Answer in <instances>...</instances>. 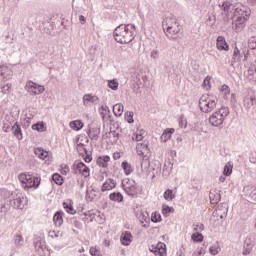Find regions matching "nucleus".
I'll use <instances>...</instances> for the list:
<instances>
[{"label":"nucleus","mask_w":256,"mask_h":256,"mask_svg":"<svg viewBox=\"0 0 256 256\" xmlns=\"http://www.w3.org/2000/svg\"><path fill=\"white\" fill-rule=\"evenodd\" d=\"M135 31V25L133 24H120L118 27L115 28L113 35L115 41L117 43H120L121 45H127L135 39L134 32Z\"/></svg>","instance_id":"f257e3e1"},{"label":"nucleus","mask_w":256,"mask_h":256,"mask_svg":"<svg viewBox=\"0 0 256 256\" xmlns=\"http://www.w3.org/2000/svg\"><path fill=\"white\" fill-rule=\"evenodd\" d=\"M229 107H221L209 117V123L212 127H221L225 119L229 117Z\"/></svg>","instance_id":"f03ea898"},{"label":"nucleus","mask_w":256,"mask_h":256,"mask_svg":"<svg viewBox=\"0 0 256 256\" xmlns=\"http://www.w3.org/2000/svg\"><path fill=\"white\" fill-rule=\"evenodd\" d=\"M19 181L24 189H37L41 185V177L33 176V174H20Z\"/></svg>","instance_id":"7ed1b4c3"},{"label":"nucleus","mask_w":256,"mask_h":256,"mask_svg":"<svg viewBox=\"0 0 256 256\" xmlns=\"http://www.w3.org/2000/svg\"><path fill=\"white\" fill-rule=\"evenodd\" d=\"M199 107L202 113H211L217 107V98L209 99V97L203 95L199 99Z\"/></svg>","instance_id":"20e7f679"},{"label":"nucleus","mask_w":256,"mask_h":256,"mask_svg":"<svg viewBox=\"0 0 256 256\" xmlns=\"http://www.w3.org/2000/svg\"><path fill=\"white\" fill-rule=\"evenodd\" d=\"M10 205L14 209H25V205H27V198H24L23 194H16V197L12 196L10 198Z\"/></svg>","instance_id":"39448f33"},{"label":"nucleus","mask_w":256,"mask_h":256,"mask_svg":"<svg viewBox=\"0 0 256 256\" xmlns=\"http://www.w3.org/2000/svg\"><path fill=\"white\" fill-rule=\"evenodd\" d=\"M181 31V26L179 24H176V26H168L166 27V37L171 39L172 41H177L179 39V33Z\"/></svg>","instance_id":"423d86ee"},{"label":"nucleus","mask_w":256,"mask_h":256,"mask_svg":"<svg viewBox=\"0 0 256 256\" xmlns=\"http://www.w3.org/2000/svg\"><path fill=\"white\" fill-rule=\"evenodd\" d=\"M26 87L28 88V93L32 95H41V93L45 92V86L39 85L33 81L27 82Z\"/></svg>","instance_id":"0eeeda50"},{"label":"nucleus","mask_w":256,"mask_h":256,"mask_svg":"<svg viewBox=\"0 0 256 256\" xmlns=\"http://www.w3.org/2000/svg\"><path fill=\"white\" fill-rule=\"evenodd\" d=\"M126 186L124 183H122V187L125 191V193L129 196V197H137L138 195V190H137V185L135 183V180L132 181V183L127 182Z\"/></svg>","instance_id":"6e6552de"},{"label":"nucleus","mask_w":256,"mask_h":256,"mask_svg":"<svg viewBox=\"0 0 256 256\" xmlns=\"http://www.w3.org/2000/svg\"><path fill=\"white\" fill-rule=\"evenodd\" d=\"M234 15L249 19V17H251V9L247 8V6L236 7L234 8Z\"/></svg>","instance_id":"1a4fd4ad"},{"label":"nucleus","mask_w":256,"mask_h":256,"mask_svg":"<svg viewBox=\"0 0 256 256\" xmlns=\"http://www.w3.org/2000/svg\"><path fill=\"white\" fill-rule=\"evenodd\" d=\"M249 19H245L242 16H238L234 22H232L233 29L236 33H241L242 29H245V23H247Z\"/></svg>","instance_id":"9d476101"},{"label":"nucleus","mask_w":256,"mask_h":256,"mask_svg":"<svg viewBox=\"0 0 256 256\" xmlns=\"http://www.w3.org/2000/svg\"><path fill=\"white\" fill-rule=\"evenodd\" d=\"M253 247H255L253 240H251V238H246L243 244L242 255H251L253 252Z\"/></svg>","instance_id":"9b49d317"},{"label":"nucleus","mask_w":256,"mask_h":256,"mask_svg":"<svg viewBox=\"0 0 256 256\" xmlns=\"http://www.w3.org/2000/svg\"><path fill=\"white\" fill-rule=\"evenodd\" d=\"M244 197L256 201V188L254 186H245L242 191Z\"/></svg>","instance_id":"f8f14e48"},{"label":"nucleus","mask_w":256,"mask_h":256,"mask_svg":"<svg viewBox=\"0 0 256 256\" xmlns=\"http://www.w3.org/2000/svg\"><path fill=\"white\" fill-rule=\"evenodd\" d=\"M216 47L218 51H229V44L224 36H218L216 40Z\"/></svg>","instance_id":"ddd939ff"},{"label":"nucleus","mask_w":256,"mask_h":256,"mask_svg":"<svg viewBox=\"0 0 256 256\" xmlns=\"http://www.w3.org/2000/svg\"><path fill=\"white\" fill-rule=\"evenodd\" d=\"M227 213H229V206L227 204L218 205L216 209V215L220 217V219H226Z\"/></svg>","instance_id":"4468645a"},{"label":"nucleus","mask_w":256,"mask_h":256,"mask_svg":"<svg viewBox=\"0 0 256 256\" xmlns=\"http://www.w3.org/2000/svg\"><path fill=\"white\" fill-rule=\"evenodd\" d=\"M149 170L152 171L153 177L161 173V162L159 160H154L149 163Z\"/></svg>","instance_id":"2eb2a0df"},{"label":"nucleus","mask_w":256,"mask_h":256,"mask_svg":"<svg viewBox=\"0 0 256 256\" xmlns=\"http://www.w3.org/2000/svg\"><path fill=\"white\" fill-rule=\"evenodd\" d=\"M74 167L78 173H81L84 177H89V167H87L85 163L78 162L77 164H74Z\"/></svg>","instance_id":"dca6fc26"},{"label":"nucleus","mask_w":256,"mask_h":256,"mask_svg":"<svg viewBox=\"0 0 256 256\" xmlns=\"http://www.w3.org/2000/svg\"><path fill=\"white\" fill-rule=\"evenodd\" d=\"M120 241H121L122 245L127 247V246L131 245V242L133 241V235L131 234V232L126 231V232L122 233V235L120 237Z\"/></svg>","instance_id":"f3484780"},{"label":"nucleus","mask_w":256,"mask_h":256,"mask_svg":"<svg viewBox=\"0 0 256 256\" xmlns=\"http://www.w3.org/2000/svg\"><path fill=\"white\" fill-rule=\"evenodd\" d=\"M243 104L245 109H251V107H254V105H256V97L254 95H247L243 100Z\"/></svg>","instance_id":"a211bd4d"},{"label":"nucleus","mask_w":256,"mask_h":256,"mask_svg":"<svg viewBox=\"0 0 256 256\" xmlns=\"http://www.w3.org/2000/svg\"><path fill=\"white\" fill-rule=\"evenodd\" d=\"M13 135L18 139V141L23 140V131L21 130V125L19 122H15V124L12 127Z\"/></svg>","instance_id":"6ab92c4d"},{"label":"nucleus","mask_w":256,"mask_h":256,"mask_svg":"<svg viewBox=\"0 0 256 256\" xmlns=\"http://www.w3.org/2000/svg\"><path fill=\"white\" fill-rule=\"evenodd\" d=\"M179 25L177 23V18L175 17H167L163 22H162V27L163 30L166 31L167 27H175Z\"/></svg>","instance_id":"aec40b11"},{"label":"nucleus","mask_w":256,"mask_h":256,"mask_svg":"<svg viewBox=\"0 0 256 256\" xmlns=\"http://www.w3.org/2000/svg\"><path fill=\"white\" fill-rule=\"evenodd\" d=\"M175 133V128H167L163 131L160 139L162 143H167L171 139V135Z\"/></svg>","instance_id":"412c9836"},{"label":"nucleus","mask_w":256,"mask_h":256,"mask_svg":"<svg viewBox=\"0 0 256 256\" xmlns=\"http://www.w3.org/2000/svg\"><path fill=\"white\" fill-rule=\"evenodd\" d=\"M101 134V128H89L87 131V135L88 137H90V139H93L94 141H97L99 139V135Z\"/></svg>","instance_id":"4be33fe9"},{"label":"nucleus","mask_w":256,"mask_h":256,"mask_svg":"<svg viewBox=\"0 0 256 256\" xmlns=\"http://www.w3.org/2000/svg\"><path fill=\"white\" fill-rule=\"evenodd\" d=\"M100 197H101V194L99 192H96L95 190L86 192V200L90 201L91 203L95 201H99Z\"/></svg>","instance_id":"5701e85b"},{"label":"nucleus","mask_w":256,"mask_h":256,"mask_svg":"<svg viewBox=\"0 0 256 256\" xmlns=\"http://www.w3.org/2000/svg\"><path fill=\"white\" fill-rule=\"evenodd\" d=\"M64 215H65V213L61 210L57 211L54 214L53 221H54V224L56 225V227H61V225H63V216Z\"/></svg>","instance_id":"b1692460"},{"label":"nucleus","mask_w":256,"mask_h":256,"mask_svg":"<svg viewBox=\"0 0 256 256\" xmlns=\"http://www.w3.org/2000/svg\"><path fill=\"white\" fill-rule=\"evenodd\" d=\"M83 103L84 105H87V103H93L94 105H98L99 103V97L93 96L91 94H85L83 96Z\"/></svg>","instance_id":"393cba45"},{"label":"nucleus","mask_w":256,"mask_h":256,"mask_svg":"<svg viewBox=\"0 0 256 256\" xmlns=\"http://www.w3.org/2000/svg\"><path fill=\"white\" fill-rule=\"evenodd\" d=\"M109 161H111V157L109 155H105V156H99L96 160V163L99 167H103L105 169Z\"/></svg>","instance_id":"a878e982"},{"label":"nucleus","mask_w":256,"mask_h":256,"mask_svg":"<svg viewBox=\"0 0 256 256\" xmlns=\"http://www.w3.org/2000/svg\"><path fill=\"white\" fill-rule=\"evenodd\" d=\"M62 205L66 213H69L70 215H75V213H77L75 208H73V201L67 200L66 202H63Z\"/></svg>","instance_id":"bb28decb"},{"label":"nucleus","mask_w":256,"mask_h":256,"mask_svg":"<svg viewBox=\"0 0 256 256\" xmlns=\"http://www.w3.org/2000/svg\"><path fill=\"white\" fill-rule=\"evenodd\" d=\"M242 57H243V54H241V50H239V48L235 46L231 63L233 64V63L241 62Z\"/></svg>","instance_id":"cd10ccee"},{"label":"nucleus","mask_w":256,"mask_h":256,"mask_svg":"<svg viewBox=\"0 0 256 256\" xmlns=\"http://www.w3.org/2000/svg\"><path fill=\"white\" fill-rule=\"evenodd\" d=\"M34 153L35 155H37V157H39V159H42V160H45L49 157V152L43 148H35Z\"/></svg>","instance_id":"c85d7f7f"},{"label":"nucleus","mask_w":256,"mask_h":256,"mask_svg":"<svg viewBox=\"0 0 256 256\" xmlns=\"http://www.w3.org/2000/svg\"><path fill=\"white\" fill-rule=\"evenodd\" d=\"M209 199L211 203H219V201H221V194L215 190L210 191Z\"/></svg>","instance_id":"c756f323"},{"label":"nucleus","mask_w":256,"mask_h":256,"mask_svg":"<svg viewBox=\"0 0 256 256\" xmlns=\"http://www.w3.org/2000/svg\"><path fill=\"white\" fill-rule=\"evenodd\" d=\"M110 201H115L117 203H123V194L121 192H113L109 195Z\"/></svg>","instance_id":"7c9ffc66"},{"label":"nucleus","mask_w":256,"mask_h":256,"mask_svg":"<svg viewBox=\"0 0 256 256\" xmlns=\"http://www.w3.org/2000/svg\"><path fill=\"white\" fill-rule=\"evenodd\" d=\"M123 109H125L123 104H121V103L115 104L113 106V113H114L115 117H121V115H123Z\"/></svg>","instance_id":"2f4dec72"},{"label":"nucleus","mask_w":256,"mask_h":256,"mask_svg":"<svg viewBox=\"0 0 256 256\" xmlns=\"http://www.w3.org/2000/svg\"><path fill=\"white\" fill-rule=\"evenodd\" d=\"M158 249V256H167V245L163 242H159L156 245Z\"/></svg>","instance_id":"473e14b6"},{"label":"nucleus","mask_w":256,"mask_h":256,"mask_svg":"<svg viewBox=\"0 0 256 256\" xmlns=\"http://www.w3.org/2000/svg\"><path fill=\"white\" fill-rule=\"evenodd\" d=\"M33 131H38V133H43V131H47V127H45V122H37L32 125Z\"/></svg>","instance_id":"72a5a7b5"},{"label":"nucleus","mask_w":256,"mask_h":256,"mask_svg":"<svg viewBox=\"0 0 256 256\" xmlns=\"http://www.w3.org/2000/svg\"><path fill=\"white\" fill-rule=\"evenodd\" d=\"M121 167H122L125 175H131L133 173V168L131 167V164H129V162H127V160L122 162Z\"/></svg>","instance_id":"f704fd0d"},{"label":"nucleus","mask_w":256,"mask_h":256,"mask_svg":"<svg viewBox=\"0 0 256 256\" xmlns=\"http://www.w3.org/2000/svg\"><path fill=\"white\" fill-rule=\"evenodd\" d=\"M70 127L74 131H81V128L84 127V124L81 120H74L70 122Z\"/></svg>","instance_id":"c9c22d12"},{"label":"nucleus","mask_w":256,"mask_h":256,"mask_svg":"<svg viewBox=\"0 0 256 256\" xmlns=\"http://www.w3.org/2000/svg\"><path fill=\"white\" fill-rule=\"evenodd\" d=\"M249 81H256V65H251L248 69Z\"/></svg>","instance_id":"e433bc0d"},{"label":"nucleus","mask_w":256,"mask_h":256,"mask_svg":"<svg viewBox=\"0 0 256 256\" xmlns=\"http://www.w3.org/2000/svg\"><path fill=\"white\" fill-rule=\"evenodd\" d=\"M191 239L193 243H203V239H205V237L201 234V232H195L191 235Z\"/></svg>","instance_id":"4c0bfd02"},{"label":"nucleus","mask_w":256,"mask_h":256,"mask_svg":"<svg viewBox=\"0 0 256 256\" xmlns=\"http://www.w3.org/2000/svg\"><path fill=\"white\" fill-rule=\"evenodd\" d=\"M52 181H54V183L59 186L63 185V183L65 182V180L59 173H54L52 175Z\"/></svg>","instance_id":"58836bf2"},{"label":"nucleus","mask_w":256,"mask_h":256,"mask_svg":"<svg viewBox=\"0 0 256 256\" xmlns=\"http://www.w3.org/2000/svg\"><path fill=\"white\" fill-rule=\"evenodd\" d=\"M108 87L109 89H112V91H117L119 89V82L117 81V79L109 80Z\"/></svg>","instance_id":"ea45409f"},{"label":"nucleus","mask_w":256,"mask_h":256,"mask_svg":"<svg viewBox=\"0 0 256 256\" xmlns=\"http://www.w3.org/2000/svg\"><path fill=\"white\" fill-rule=\"evenodd\" d=\"M7 71H9V68H7V66L5 65L0 66V77L4 79H11V75L8 76Z\"/></svg>","instance_id":"a19ab883"},{"label":"nucleus","mask_w":256,"mask_h":256,"mask_svg":"<svg viewBox=\"0 0 256 256\" xmlns=\"http://www.w3.org/2000/svg\"><path fill=\"white\" fill-rule=\"evenodd\" d=\"M231 173H233V165L229 162L224 166L223 175H225V177H229Z\"/></svg>","instance_id":"79ce46f5"},{"label":"nucleus","mask_w":256,"mask_h":256,"mask_svg":"<svg viewBox=\"0 0 256 256\" xmlns=\"http://www.w3.org/2000/svg\"><path fill=\"white\" fill-rule=\"evenodd\" d=\"M34 247L36 251H39V249H45V242L41 241L39 238H36L34 240Z\"/></svg>","instance_id":"37998d69"},{"label":"nucleus","mask_w":256,"mask_h":256,"mask_svg":"<svg viewBox=\"0 0 256 256\" xmlns=\"http://www.w3.org/2000/svg\"><path fill=\"white\" fill-rule=\"evenodd\" d=\"M110 135H112L111 143L112 145L117 144V141H119L120 134L116 130H110Z\"/></svg>","instance_id":"c03bdc74"},{"label":"nucleus","mask_w":256,"mask_h":256,"mask_svg":"<svg viewBox=\"0 0 256 256\" xmlns=\"http://www.w3.org/2000/svg\"><path fill=\"white\" fill-rule=\"evenodd\" d=\"M164 199H165L166 201H173V199H175V195H173V190L167 189V190L164 192Z\"/></svg>","instance_id":"a18cd8bd"},{"label":"nucleus","mask_w":256,"mask_h":256,"mask_svg":"<svg viewBox=\"0 0 256 256\" xmlns=\"http://www.w3.org/2000/svg\"><path fill=\"white\" fill-rule=\"evenodd\" d=\"M151 221L152 223H161V214L158 212L152 213Z\"/></svg>","instance_id":"49530a36"},{"label":"nucleus","mask_w":256,"mask_h":256,"mask_svg":"<svg viewBox=\"0 0 256 256\" xmlns=\"http://www.w3.org/2000/svg\"><path fill=\"white\" fill-rule=\"evenodd\" d=\"M70 223L71 225H74V227H76V229H82L83 224L77 220V218L73 217L70 219Z\"/></svg>","instance_id":"de8ad7c7"},{"label":"nucleus","mask_w":256,"mask_h":256,"mask_svg":"<svg viewBox=\"0 0 256 256\" xmlns=\"http://www.w3.org/2000/svg\"><path fill=\"white\" fill-rule=\"evenodd\" d=\"M248 47H249V49H252V50L256 49V36H252L249 38Z\"/></svg>","instance_id":"09e8293b"},{"label":"nucleus","mask_w":256,"mask_h":256,"mask_svg":"<svg viewBox=\"0 0 256 256\" xmlns=\"http://www.w3.org/2000/svg\"><path fill=\"white\" fill-rule=\"evenodd\" d=\"M14 243L15 245H17L18 247L23 245V236H21V234L17 233L14 236Z\"/></svg>","instance_id":"8fccbe9b"},{"label":"nucleus","mask_w":256,"mask_h":256,"mask_svg":"<svg viewBox=\"0 0 256 256\" xmlns=\"http://www.w3.org/2000/svg\"><path fill=\"white\" fill-rule=\"evenodd\" d=\"M133 112H129V111H127L126 113H125V121H127V123H135V120L133 119Z\"/></svg>","instance_id":"3c124183"},{"label":"nucleus","mask_w":256,"mask_h":256,"mask_svg":"<svg viewBox=\"0 0 256 256\" xmlns=\"http://www.w3.org/2000/svg\"><path fill=\"white\" fill-rule=\"evenodd\" d=\"M111 189H113L111 187V183H109V180H107L106 182L103 183L102 187H101V191L103 193H105V191H111Z\"/></svg>","instance_id":"603ef678"},{"label":"nucleus","mask_w":256,"mask_h":256,"mask_svg":"<svg viewBox=\"0 0 256 256\" xmlns=\"http://www.w3.org/2000/svg\"><path fill=\"white\" fill-rule=\"evenodd\" d=\"M175 212V209L173 207H170V206H163L162 208V213L163 215H167V213H174Z\"/></svg>","instance_id":"864d4df0"},{"label":"nucleus","mask_w":256,"mask_h":256,"mask_svg":"<svg viewBox=\"0 0 256 256\" xmlns=\"http://www.w3.org/2000/svg\"><path fill=\"white\" fill-rule=\"evenodd\" d=\"M83 151L85 153V157H84V161L86 163H91V161H93V157H91V154H89V152L87 151V148H83Z\"/></svg>","instance_id":"5fc2aeb1"},{"label":"nucleus","mask_w":256,"mask_h":256,"mask_svg":"<svg viewBox=\"0 0 256 256\" xmlns=\"http://www.w3.org/2000/svg\"><path fill=\"white\" fill-rule=\"evenodd\" d=\"M232 4L229 1H225L220 5L222 11H229L231 9Z\"/></svg>","instance_id":"6e6d98bb"},{"label":"nucleus","mask_w":256,"mask_h":256,"mask_svg":"<svg viewBox=\"0 0 256 256\" xmlns=\"http://www.w3.org/2000/svg\"><path fill=\"white\" fill-rule=\"evenodd\" d=\"M149 251L154 253V255L159 256V248H157V245H151Z\"/></svg>","instance_id":"4d7b16f0"},{"label":"nucleus","mask_w":256,"mask_h":256,"mask_svg":"<svg viewBox=\"0 0 256 256\" xmlns=\"http://www.w3.org/2000/svg\"><path fill=\"white\" fill-rule=\"evenodd\" d=\"M141 147L143 150L140 151L141 155H145V153H148L149 151V145H147L146 143H142Z\"/></svg>","instance_id":"13d9d810"},{"label":"nucleus","mask_w":256,"mask_h":256,"mask_svg":"<svg viewBox=\"0 0 256 256\" xmlns=\"http://www.w3.org/2000/svg\"><path fill=\"white\" fill-rule=\"evenodd\" d=\"M209 253L211 255H219V248L211 246L209 248Z\"/></svg>","instance_id":"bf43d9fd"},{"label":"nucleus","mask_w":256,"mask_h":256,"mask_svg":"<svg viewBox=\"0 0 256 256\" xmlns=\"http://www.w3.org/2000/svg\"><path fill=\"white\" fill-rule=\"evenodd\" d=\"M220 91L224 93V95H228V93H230L229 86L227 84L222 85Z\"/></svg>","instance_id":"052dcab7"},{"label":"nucleus","mask_w":256,"mask_h":256,"mask_svg":"<svg viewBox=\"0 0 256 256\" xmlns=\"http://www.w3.org/2000/svg\"><path fill=\"white\" fill-rule=\"evenodd\" d=\"M165 167H167V164H164V166H163L162 175L164 177H169V175H171V169H165Z\"/></svg>","instance_id":"680f3d73"},{"label":"nucleus","mask_w":256,"mask_h":256,"mask_svg":"<svg viewBox=\"0 0 256 256\" xmlns=\"http://www.w3.org/2000/svg\"><path fill=\"white\" fill-rule=\"evenodd\" d=\"M141 217H142L141 223H143V221H145V223H149V221H151V218H149L148 213H146V214L142 213Z\"/></svg>","instance_id":"e2e57ef3"},{"label":"nucleus","mask_w":256,"mask_h":256,"mask_svg":"<svg viewBox=\"0 0 256 256\" xmlns=\"http://www.w3.org/2000/svg\"><path fill=\"white\" fill-rule=\"evenodd\" d=\"M177 256H185V248L181 246V248L176 253Z\"/></svg>","instance_id":"0e129e2a"},{"label":"nucleus","mask_w":256,"mask_h":256,"mask_svg":"<svg viewBox=\"0 0 256 256\" xmlns=\"http://www.w3.org/2000/svg\"><path fill=\"white\" fill-rule=\"evenodd\" d=\"M133 139L136 141H143V133L135 134V137Z\"/></svg>","instance_id":"69168bd1"},{"label":"nucleus","mask_w":256,"mask_h":256,"mask_svg":"<svg viewBox=\"0 0 256 256\" xmlns=\"http://www.w3.org/2000/svg\"><path fill=\"white\" fill-rule=\"evenodd\" d=\"M250 163H254L256 165V152L251 154Z\"/></svg>","instance_id":"338daca9"},{"label":"nucleus","mask_w":256,"mask_h":256,"mask_svg":"<svg viewBox=\"0 0 256 256\" xmlns=\"http://www.w3.org/2000/svg\"><path fill=\"white\" fill-rule=\"evenodd\" d=\"M97 253H99V250H97L96 248H90V255L92 256H97Z\"/></svg>","instance_id":"774afa93"}]
</instances>
